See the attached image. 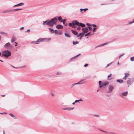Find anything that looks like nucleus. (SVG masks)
I'll return each mask as SVG.
<instances>
[{"mask_svg": "<svg viewBox=\"0 0 134 134\" xmlns=\"http://www.w3.org/2000/svg\"><path fill=\"white\" fill-rule=\"evenodd\" d=\"M58 21L57 19L55 17L52 19L50 21L47 20L45 21H43V25H44L45 24L50 26H53L54 25L57 24V22Z\"/></svg>", "mask_w": 134, "mask_h": 134, "instance_id": "obj_1", "label": "nucleus"}, {"mask_svg": "<svg viewBox=\"0 0 134 134\" xmlns=\"http://www.w3.org/2000/svg\"><path fill=\"white\" fill-rule=\"evenodd\" d=\"M75 25H77L78 26H80L81 27H84L85 26V25L81 23H79L76 20H74L72 21V23H69V26L72 28L75 27Z\"/></svg>", "mask_w": 134, "mask_h": 134, "instance_id": "obj_2", "label": "nucleus"}, {"mask_svg": "<svg viewBox=\"0 0 134 134\" xmlns=\"http://www.w3.org/2000/svg\"><path fill=\"white\" fill-rule=\"evenodd\" d=\"M2 55L7 58H8L11 55V52L8 50L3 51L2 52Z\"/></svg>", "mask_w": 134, "mask_h": 134, "instance_id": "obj_3", "label": "nucleus"}, {"mask_svg": "<svg viewBox=\"0 0 134 134\" xmlns=\"http://www.w3.org/2000/svg\"><path fill=\"white\" fill-rule=\"evenodd\" d=\"M5 47L7 48L8 49H10L12 48V46L11 44H10L9 42L6 43L4 46Z\"/></svg>", "mask_w": 134, "mask_h": 134, "instance_id": "obj_4", "label": "nucleus"}, {"mask_svg": "<svg viewBox=\"0 0 134 134\" xmlns=\"http://www.w3.org/2000/svg\"><path fill=\"white\" fill-rule=\"evenodd\" d=\"M108 89L109 90V91L108 92V93H109L111 92L114 89V87L113 85H110L108 86Z\"/></svg>", "mask_w": 134, "mask_h": 134, "instance_id": "obj_5", "label": "nucleus"}, {"mask_svg": "<svg viewBox=\"0 0 134 134\" xmlns=\"http://www.w3.org/2000/svg\"><path fill=\"white\" fill-rule=\"evenodd\" d=\"M88 9V8H86L85 9L81 8L80 9V12L81 13H83L86 12V10Z\"/></svg>", "mask_w": 134, "mask_h": 134, "instance_id": "obj_6", "label": "nucleus"}, {"mask_svg": "<svg viewBox=\"0 0 134 134\" xmlns=\"http://www.w3.org/2000/svg\"><path fill=\"white\" fill-rule=\"evenodd\" d=\"M74 107H68L63 108L62 109L64 110H73L74 109Z\"/></svg>", "mask_w": 134, "mask_h": 134, "instance_id": "obj_7", "label": "nucleus"}, {"mask_svg": "<svg viewBox=\"0 0 134 134\" xmlns=\"http://www.w3.org/2000/svg\"><path fill=\"white\" fill-rule=\"evenodd\" d=\"M56 27L58 29H62L63 28V26L60 25H58L56 26Z\"/></svg>", "mask_w": 134, "mask_h": 134, "instance_id": "obj_8", "label": "nucleus"}, {"mask_svg": "<svg viewBox=\"0 0 134 134\" xmlns=\"http://www.w3.org/2000/svg\"><path fill=\"white\" fill-rule=\"evenodd\" d=\"M109 82H104L102 84V85H101L100 86V88H101L103 86H106L107 85H108V84H109Z\"/></svg>", "mask_w": 134, "mask_h": 134, "instance_id": "obj_9", "label": "nucleus"}, {"mask_svg": "<svg viewBox=\"0 0 134 134\" xmlns=\"http://www.w3.org/2000/svg\"><path fill=\"white\" fill-rule=\"evenodd\" d=\"M121 95L124 96H127L128 94V92L126 91L121 93Z\"/></svg>", "mask_w": 134, "mask_h": 134, "instance_id": "obj_10", "label": "nucleus"}, {"mask_svg": "<svg viewBox=\"0 0 134 134\" xmlns=\"http://www.w3.org/2000/svg\"><path fill=\"white\" fill-rule=\"evenodd\" d=\"M124 75L125 76L123 78V79H126V78L129 75V73H125Z\"/></svg>", "mask_w": 134, "mask_h": 134, "instance_id": "obj_11", "label": "nucleus"}, {"mask_svg": "<svg viewBox=\"0 0 134 134\" xmlns=\"http://www.w3.org/2000/svg\"><path fill=\"white\" fill-rule=\"evenodd\" d=\"M127 84L129 85L128 87H129L132 83V82H131V80L130 79L129 80L127 81Z\"/></svg>", "mask_w": 134, "mask_h": 134, "instance_id": "obj_12", "label": "nucleus"}, {"mask_svg": "<svg viewBox=\"0 0 134 134\" xmlns=\"http://www.w3.org/2000/svg\"><path fill=\"white\" fill-rule=\"evenodd\" d=\"M16 37L13 36L11 39V42L12 43H13L16 40Z\"/></svg>", "mask_w": 134, "mask_h": 134, "instance_id": "obj_13", "label": "nucleus"}, {"mask_svg": "<svg viewBox=\"0 0 134 134\" xmlns=\"http://www.w3.org/2000/svg\"><path fill=\"white\" fill-rule=\"evenodd\" d=\"M71 31L72 32V33L74 34L75 35H76L77 36V35H78V32L75 30H71Z\"/></svg>", "mask_w": 134, "mask_h": 134, "instance_id": "obj_14", "label": "nucleus"}, {"mask_svg": "<svg viewBox=\"0 0 134 134\" xmlns=\"http://www.w3.org/2000/svg\"><path fill=\"white\" fill-rule=\"evenodd\" d=\"M80 55V54L78 55H76V56H75L74 57H73V58H71L70 59V61H72V60L73 59H76L77 58V57L79 56V55Z\"/></svg>", "mask_w": 134, "mask_h": 134, "instance_id": "obj_15", "label": "nucleus"}, {"mask_svg": "<svg viewBox=\"0 0 134 134\" xmlns=\"http://www.w3.org/2000/svg\"><path fill=\"white\" fill-rule=\"evenodd\" d=\"M87 31H83L81 33H80V35L81 34H82V36H81V37H83L84 36V34L85 33H87Z\"/></svg>", "mask_w": 134, "mask_h": 134, "instance_id": "obj_16", "label": "nucleus"}, {"mask_svg": "<svg viewBox=\"0 0 134 134\" xmlns=\"http://www.w3.org/2000/svg\"><path fill=\"white\" fill-rule=\"evenodd\" d=\"M65 21H66V20L64 19L63 21H61V22H62L63 24L65 26H67V23H66Z\"/></svg>", "mask_w": 134, "mask_h": 134, "instance_id": "obj_17", "label": "nucleus"}, {"mask_svg": "<svg viewBox=\"0 0 134 134\" xmlns=\"http://www.w3.org/2000/svg\"><path fill=\"white\" fill-rule=\"evenodd\" d=\"M48 29L51 33L53 34L54 33V30L53 29L50 28H48Z\"/></svg>", "mask_w": 134, "mask_h": 134, "instance_id": "obj_18", "label": "nucleus"}, {"mask_svg": "<svg viewBox=\"0 0 134 134\" xmlns=\"http://www.w3.org/2000/svg\"><path fill=\"white\" fill-rule=\"evenodd\" d=\"M117 82H119V83H122L123 82V81L122 80H116Z\"/></svg>", "mask_w": 134, "mask_h": 134, "instance_id": "obj_19", "label": "nucleus"}, {"mask_svg": "<svg viewBox=\"0 0 134 134\" xmlns=\"http://www.w3.org/2000/svg\"><path fill=\"white\" fill-rule=\"evenodd\" d=\"M9 115H10L14 119H17L16 117L13 114L11 113H9Z\"/></svg>", "mask_w": 134, "mask_h": 134, "instance_id": "obj_20", "label": "nucleus"}, {"mask_svg": "<svg viewBox=\"0 0 134 134\" xmlns=\"http://www.w3.org/2000/svg\"><path fill=\"white\" fill-rule=\"evenodd\" d=\"M0 33L4 35L5 36H8V35L7 34V33H5V32H0Z\"/></svg>", "mask_w": 134, "mask_h": 134, "instance_id": "obj_21", "label": "nucleus"}, {"mask_svg": "<svg viewBox=\"0 0 134 134\" xmlns=\"http://www.w3.org/2000/svg\"><path fill=\"white\" fill-rule=\"evenodd\" d=\"M12 11V10H5L3 12V13H9L10 12Z\"/></svg>", "mask_w": 134, "mask_h": 134, "instance_id": "obj_22", "label": "nucleus"}, {"mask_svg": "<svg viewBox=\"0 0 134 134\" xmlns=\"http://www.w3.org/2000/svg\"><path fill=\"white\" fill-rule=\"evenodd\" d=\"M22 9L21 8H17V9H14L12 10H13V11H16L19 10H21Z\"/></svg>", "mask_w": 134, "mask_h": 134, "instance_id": "obj_23", "label": "nucleus"}, {"mask_svg": "<svg viewBox=\"0 0 134 134\" xmlns=\"http://www.w3.org/2000/svg\"><path fill=\"white\" fill-rule=\"evenodd\" d=\"M58 20L61 22V21H63L62 20L63 19L61 16H59L58 17Z\"/></svg>", "mask_w": 134, "mask_h": 134, "instance_id": "obj_24", "label": "nucleus"}, {"mask_svg": "<svg viewBox=\"0 0 134 134\" xmlns=\"http://www.w3.org/2000/svg\"><path fill=\"white\" fill-rule=\"evenodd\" d=\"M42 41H43V39L42 38H40L37 40L36 42H37V43H38L39 42Z\"/></svg>", "mask_w": 134, "mask_h": 134, "instance_id": "obj_25", "label": "nucleus"}, {"mask_svg": "<svg viewBox=\"0 0 134 134\" xmlns=\"http://www.w3.org/2000/svg\"><path fill=\"white\" fill-rule=\"evenodd\" d=\"M65 35L66 37H68L69 38L70 37V36L67 33H65Z\"/></svg>", "mask_w": 134, "mask_h": 134, "instance_id": "obj_26", "label": "nucleus"}, {"mask_svg": "<svg viewBox=\"0 0 134 134\" xmlns=\"http://www.w3.org/2000/svg\"><path fill=\"white\" fill-rule=\"evenodd\" d=\"M108 44V43H104L102 44H100V45H99V46H97V47H99V46H103L105 45H106Z\"/></svg>", "mask_w": 134, "mask_h": 134, "instance_id": "obj_27", "label": "nucleus"}, {"mask_svg": "<svg viewBox=\"0 0 134 134\" xmlns=\"http://www.w3.org/2000/svg\"><path fill=\"white\" fill-rule=\"evenodd\" d=\"M79 43V42L77 41H73L72 42V44L74 45H75L76 44H78Z\"/></svg>", "mask_w": 134, "mask_h": 134, "instance_id": "obj_28", "label": "nucleus"}, {"mask_svg": "<svg viewBox=\"0 0 134 134\" xmlns=\"http://www.w3.org/2000/svg\"><path fill=\"white\" fill-rule=\"evenodd\" d=\"M24 4V3H20L19 4H17L18 6H20L23 5Z\"/></svg>", "mask_w": 134, "mask_h": 134, "instance_id": "obj_29", "label": "nucleus"}, {"mask_svg": "<svg viewBox=\"0 0 134 134\" xmlns=\"http://www.w3.org/2000/svg\"><path fill=\"white\" fill-rule=\"evenodd\" d=\"M130 60L131 61L133 62L134 61V57H132L130 58Z\"/></svg>", "mask_w": 134, "mask_h": 134, "instance_id": "obj_30", "label": "nucleus"}, {"mask_svg": "<svg viewBox=\"0 0 134 134\" xmlns=\"http://www.w3.org/2000/svg\"><path fill=\"white\" fill-rule=\"evenodd\" d=\"M102 81H99V87H100L102 85Z\"/></svg>", "mask_w": 134, "mask_h": 134, "instance_id": "obj_31", "label": "nucleus"}, {"mask_svg": "<svg viewBox=\"0 0 134 134\" xmlns=\"http://www.w3.org/2000/svg\"><path fill=\"white\" fill-rule=\"evenodd\" d=\"M111 74H110L108 76V79H107L108 80H110L111 79L109 78V77L111 76Z\"/></svg>", "mask_w": 134, "mask_h": 134, "instance_id": "obj_32", "label": "nucleus"}, {"mask_svg": "<svg viewBox=\"0 0 134 134\" xmlns=\"http://www.w3.org/2000/svg\"><path fill=\"white\" fill-rule=\"evenodd\" d=\"M84 80H82L80 81L79 82H78V83H79V84H83V83H82L81 82Z\"/></svg>", "mask_w": 134, "mask_h": 134, "instance_id": "obj_33", "label": "nucleus"}, {"mask_svg": "<svg viewBox=\"0 0 134 134\" xmlns=\"http://www.w3.org/2000/svg\"><path fill=\"white\" fill-rule=\"evenodd\" d=\"M90 33H91L90 32H88L87 34H86L85 35V36H88L89 35H90Z\"/></svg>", "mask_w": 134, "mask_h": 134, "instance_id": "obj_34", "label": "nucleus"}, {"mask_svg": "<svg viewBox=\"0 0 134 134\" xmlns=\"http://www.w3.org/2000/svg\"><path fill=\"white\" fill-rule=\"evenodd\" d=\"M58 34L59 35H61L62 34V32L60 30H59L58 31Z\"/></svg>", "mask_w": 134, "mask_h": 134, "instance_id": "obj_35", "label": "nucleus"}, {"mask_svg": "<svg viewBox=\"0 0 134 134\" xmlns=\"http://www.w3.org/2000/svg\"><path fill=\"white\" fill-rule=\"evenodd\" d=\"M54 32L55 34H58V31L56 30H54Z\"/></svg>", "mask_w": 134, "mask_h": 134, "instance_id": "obj_36", "label": "nucleus"}, {"mask_svg": "<svg viewBox=\"0 0 134 134\" xmlns=\"http://www.w3.org/2000/svg\"><path fill=\"white\" fill-rule=\"evenodd\" d=\"M88 29L87 27H85V31H87V32H88Z\"/></svg>", "mask_w": 134, "mask_h": 134, "instance_id": "obj_37", "label": "nucleus"}, {"mask_svg": "<svg viewBox=\"0 0 134 134\" xmlns=\"http://www.w3.org/2000/svg\"><path fill=\"white\" fill-rule=\"evenodd\" d=\"M31 43H36V44H39V43H37V42H35V41H33Z\"/></svg>", "mask_w": 134, "mask_h": 134, "instance_id": "obj_38", "label": "nucleus"}, {"mask_svg": "<svg viewBox=\"0 0 134 134\" xmlns=\"http://www.w3.org/2000/svg\"><path fill=\"white\" fill-rule=\"evenodd\" d=\"M82 34H80V33H79L78 35H77V37H79V36H80L81 37V36H82Z\"/></svg>", "mask_w": 134, "mask_h": 134, "instance_id": "obj_39", "label": "nucleus"}, {"mask_svg": "<svg viewBox=\"0 0 134 134\" xmlns=\"http://www.w3.org/2000/svg\"><path fill=\"white\" fill-rule=\"evenodd\" d=\"M81 29V27L79 26L77 28V29L78 30H80Z\"/></svg>", "mask_w": 134, "mask_h": 134, "instance_id": "obj_40", "label": "nucleus"}, {"mask_svg": "<svg viewBox=\"0 0 134 134\" xmlns=\"http://www.w3.org/2000/svg\"><path fill=\"white\" fill-rule=\"evenodd\" d=\"M7 114V113L4 112V113H0V114Z\"/></svg>", "mask_w": 134, "mask_h": 134, "instance_id": "obj_41", "label": "nucleus"}, {"mask_svg": "<svg viewBox=\"0 0 134 134\" xmlns=\"http://www.w3.org/2000/svg\"><path fill=\"white\" fill-rule=\"evenodd\" d=\"M112 63H110L108 64L107 65L106 67H105V68H107L109 66L110 64H111Z\"/></svg>", "mask_w": 134, "mask_h": 134, "instance_id": "obj_42", "label": "nucleus"}, {"mask_svg": "<svg viewBox=\"0 0 134 134\" xmlns=\"http://www.w3.org/2000/svg\"><path fill=\"white\" fill-rule=\"evenodd\" d=\"M88 28L90 30H91L92 29V28L90 26H88Z\"/></svg>", "mask_w": 134, "mask_h": 134, "instance_id": "obj_43", "label": "nucleus"}, {"mask_svg": "<svg viewBox=\"0 0 134 134\" xmlns=\"http://www.w3.org/2000/svg\"><path fill=\"white\" fill-rule=\"evenodd\" d=\"M86 25L89 26H91V24H89L88 23H87L86 24Z\"/></svg>", "mask_w": 134, "mask_h": 134, "instance_id": "obj_44", "label": "nucleus"}, {"mask_svg": "<svg viewBox=\"0 0 134 134\" xmlns=\"http://www.w3.org/2000/svg\"><path fill=\"white\" fill-rule=\"evenodd\" d=\"M134 23V20L133 21H132L131 22H129V24H130L132 23Z\"/></svg>", "mask_w": 134, "mask_h": 134, "instance_id": "obj_45", "label": "nucleus"}, {"mask_svg": "<svg viewBox=\"0 0 134 134\" xmlns=\"http://www.w3.org/2000/svg\"><path fill=\"white\" fill-rule=\"evenodd\" d=\"M92 26H93L94 27H96V25L94 24H92Z\"/></svg>", "mask_w": 134, "mask_h": 134, "instance_id": "obj_46", "label": "nucleus"}, {"mask_svg": "<svg viewBox=\"0 0 134 134\" xmlns=\"http://www.w3.org/2000/svg\"><path fill=\"white\" fill-rule=\"evenodd\" d=\"M30 29H28L27 30L25 31V32H27L29 33L30 32Z\"/></svg>", "mask_w": 134, "mask_h": 134, "instance_id": "obj_47", "label": "nucleus"}, {"mask_svg": "<svg viewBox=\"0 0 134 134\" xmlns=\"http://www.w3.org/2000/svg\"><path fill=\"white\" fill-rule=\"evenodd\" d=\"M124 54L123 53V54H121V55H120V56H119V59L122 56V55H124Z\"/></svg>", "mask_w": 134, "mask_h": 134, "instance_id": "obj_48", "label": "nucleus"}, {"mask_svg": "<svg viewBox=\"0 0 134 134\" xmlns=\"http://www.w3.org/2000/svg\"><path fill=\"white\" fill-rule=\"evenodd\" d=\"M88 66V64H86L84 65V66L85 67H87Z\"/></svg>", "mask_w": 134, "mask_h": 134, "instance_id": "obj_49", "label": "nucleus"}, {"mask_svg": "<svg viewBox=\"0 0 134 134\" xmlns=\"http://www.w3.org/2000/svg\"><path fill=\"white\" fill-rule=\"evenodd\" d=\"M75 102L76 103H77V102H79V100H75Z\"/></svg>", "mask_w": 134, "mask_h": 134, "instance_id": "obj_50", "label": "nucleus"}, {"mask_svg": "<svg viewBox=\"0 0 134 134\" xmlns=\"http://www.w3.org/2000/svg\"><path fill=\"white\" fill-rule=\"evenodd\" d=\"M14 43H15V46H16L17 45V43L16 42H15Z\"/></svg>", "mask_w": 134, "mask_h": 134, "instance_id": "obj_51", "label": "nucleus"}, {"mask_svg": "<svg viewBox=\"0 0 134 134\" xmlns=\"http://www.w3.org/2000/svg\"><path fill=\"white\" fill-rule=\"evenodd\" d=\"M100 131H101L103 132H106V133H107V132H106V131H104L103 130H100Z\"/></svg>", "mask_w": 134, "mask_h": 134, "instance_id": "obj_52", "label": "nucleus"}, {"mask_svg": "<svg viewBox=\"0 0 134 134\" xmlns=\"http://www.w3.org/2000/svg\"><path fill=\"white\" fill-rule=\"evenodd\" d=\"M85 28H82V31H85Z\"/></svg>", "mask_w": 134, "mask_h": 134, "instance_id": "obj_53", "label": "nucleus"}, {"mask_svg": "<svg viewBox=\"0 0 134 134\" xmlns=\"http://www.w3.org/2000/svg\"><path fill=\"white\" fill-rule=\"evenodd\" d=\"M74 85H75V84H74H74H72L71 86V88H72L73 86H74Z\"/></svg>", "mask_w": 134, "mask_h": 134, "instance_id": "obj_54", "label": "nucleus"}, {"mask_svg": "<svg viewBox=\"0 0 134 134\" xmlns=\"http://www.w3.org/2000/svg\"><path fill=\"white\" fill-rule=\"evenodd\" d=\"M60 74H61L60 73V72H58L57 73V75H59Z\"/></svg>", "mask_w": 134, "mask_h": 134, "instance_id": "obj_55", "label": "nucleus"}, {"mask_svg": "<svg viewBox=\"0 0 134 134\" xmlns=\"http://www.w3.org/2000/svg\"><path fill=\"white\" fill-rule=\"evenodd\" d=\"M79 102L81 101L82 102L83 101V100H82L81 99H80L79 100Z\"/></svg>", "mask_w": 134, "mask_h": 134, "instance_id": "obj_56", "label": "nucleus"}, {"mask_svg": "<svg viewBox=\"0 0 134 134\" xmlns=\"http://www.w3.org/2000/svg\"><path fill=\"white\" fill-rule=\"evenodd\" d=\"M96 29V28H94L93 29V32H94L95 31V30Z\"/></svg>", "mask_w": 134, "mask_h": 134, "instance_id": "obj_57", "label": "nucleus"}, {"mask_svg": "<svg viewBox=\"0 0 134 134\" xmlns=\"http://www.w3.org/2000/svg\"><path fill=\"white\" fill-rule=\"evenodd\" d=\"M16 6H18V5H17V4H16V5H14L13 6V7H16Z\"/></svg>", "mask_w": 134, "mask_h": 134, "instance_id": "obj_58", "label": "nucleus"}, {"mask_svg": "<svg viewBox=\"0 0 134 134\" xmlns=\"http://www.w3.org/2000/svg\"><path fill=\"white\" fill-rule=\"evenodd\" d=\"M74 84H75V85H76L79 84V83L78 82L76 83H74Z\"/></svg>", "mask_w": 134, "mask_h": 134, "instance_id": "obj_59", "label": "nucleus"}, {"mask_svg": "<svg viewBox=\"0 0 134 134\" xmlns=\"http://www.w3.org/2000/svg\"><path fill=\"white\" fill-rule=\"evenodd\" d=\"M75 103H76L75 102H74L72 104V105H74L75 104Z\"/></svg>", "mask_w": 134, "mask_h": 134, "instance_id": "obj_60", "label": "nucleus"}, {"mask_svg": "<svg viewBox=\"0 0 134 134\" xmlns=\"http://www.w3.org/2000/svg\"><path fill=\"white\" fill-rule=\"evenodd\" d=\"M117 64L118 65H119L120 64L119 63V62H118Z\"/></svg>", "mask_w": 134, "mask_h": 134, "instance_id": "obj_61", "label": "nucleus"}, {"mask_svg": "<svg viewBox=\"0 0 134 134\" xmlns=\"http://www.w3.org/2000/svg\"><path fill=\"white\" fill-rule=\"evenodd\" d=\"M24 28V27H21L20 28V29H23Z\"/></svg>", "mask_w": 134, "mask_h": 134, "instance_id": "obj_62", "label": "nucleus"}, {"mask_svg": "<svg viewBox=\"0 0 134 134\" xmlns=\"http://www.w3.org/2000/svg\"><path fill=\"white\" fill-rule=\"evenodd\" d=\"M1 96L3 97H4L5 96V95H1Z\"/></svg>", "mask_w": 134, "mask_h": 134, "instance_id": "obj_63", "label": "nucleus"}, {"mask_svg": "<svg viewBox=\"0 0 134 134\" xmlns=\"http://www.w3.org/2000/svg\"><path fill=\"white\" fill-rule=\"evenodd\" d=\"M3 134H5V133L4 132V130L3 131Z\"/></svg>", "mask_w": 134, "mask_h": 134, "instance_id": "obj_64", "label": "nucleus"}]
</instances>
